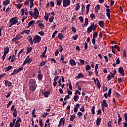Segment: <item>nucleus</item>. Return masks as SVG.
I'll return each instance as SVG.
<instances>
[{"instance_id": "nucleus-50", "label": "nucleus", "mask_w": 127, "mask_h": 127, "mask_svg": "<svg viewBox=\"0 0 127 127\" xmlns=\"http://www.w3.org/2000/svg\"><path fill=\"white\" fill-rule=\"evenodd\" d=\"M58 31H55V32H54L52 36V38H54V37H55V34H57Z\"/></svg>"}, {"instance_id": "nucleus-15", "label": "nucleus", "mask_w": 127, "mask_h": 127, "mask_svg": "<svg viewBox=\"0 0 127 127\" xmlns=\"http://www.w3.org/2000/svg\"><path fill=\"white\" fill-rule=\"evenodd\" d=\"M29 86H36V85L35 84V81H34V80L33 79H31L29 81Z\"/></svg>"}, {"instance_id": "nucleus-40", "label": "nucleus", "mask_w": 127, "mask_h": 127, "mask_svg": "<svg viewBox=\"0 0 127 127\" xmlns=\"http://www.w3.org/2000/svg\"><path fill=\"white\" fill-rule=\"evenodd\" d=\"M80 9V4H77L75 6V10L78 11Z\"/></svg>"}, {"instance_id": "nucleus-51", "label": "nucleus", "mask_w": 127, "mask_h": 127, "mask_svg": "<svg viewBox=\"0 0 127 127\" xmlns=\"http://www.w3.org/2000/svg\"><path fill=\"white\" fill-rule=\"evenodd\" d=\"M78 37H79V35L78 34H76L75 36H73L72 38L73 39H74V40H77Z\"/></svg>"}, {"instance_id": "nucleus-49", "label": "nucleus", "mask_w": 127, "mask_h": 127, "mask_svg": "<svg viewBox=\"0 0 127 127\" xmlns=\"http://www.w3.org/2000/svg\"><path fill=\"white\" fill-rule=\"evenodd\" d=\"M85 23L86 24V26L89 24V20L87 18H86L85 19Z\"/></svg>"}, {"instance_id": "nucleus-63", "label": "nucleus", "mask_w": 127, "mask_h": 127, "mask_svg": "<svg viewBox=\"0 0 127 127\" xmlns=\"http://www.w3.org/2000/svg\"><path fill=\"white\" fill-rule=\"evenodd\" d=\"M114 48H116V49H117L118 51H120V47H119V46L117 45H115Z\"/></svg>"}, {"instance_id": "nucleus-24", "label": "nucleus", "mask_w": 127, "mask_h": 127, "mask_svg": "<svg viewBox=\"0 0 127 127\" xmlns=\"http://www.w3.org/2000/svg\"><path fill=\"white\" fill-rule=\"evenodd\" d=\"M50 94V93H49V91H46L43 93V95L44 96V97H45V98H48Z\"/></svg>"}, {"instance_id": "nucleus-21", "label": "nucleus", "mask_w": 127, "mask_h": 127, "mask_svg": "<svg viewBox=\"0 0 127 127\" xmlns=\"http://www.w3.org/2000/svg\"><path fill=\"white\" fill-rule=\"evenodd\" d=\"M100 27H104L105 26V23H104V21H100L98 23Z\"/></svg>"}, {"instance_id": "nucleus-33", "label": "nucleus", "mask_w": 127, "mask_h": 127, "mask_svg": "<svg viewBox=\"0 0 127 127\" xmlns=\"http://www.w3.org/2000/svg\"><path fill=\"white\" fill-rule=\"evenodd\" d=\"M34 0H29L30 8H31L33 6V5H34V4L33 3Z\"/></svg>"}, {"instance_id": "nucleus-38", "label": "nucleus", "mask_w": 127, "mask_h": 127, "mask_svg": "<svg viewBox=\"0 0 127 127\" xmlns=\"http://www.w3.org/2000/svg\"><path fill=\"white\" fill-rule=\"evenodd\" d=\"M68 82H69V88L70 90H73V87H72V84H71V80H68Z\"/></svg>"}, {"instance_id": "nucleus-32", "label": "nucleus", "mask_w": 127, "mask_h": 127, "mask_svg": "<svg viewBox=\"0 0 127 127\" xmlns=\"http://www.w3.org/2000/svg\"><path fill=\"white\" fill-rule=\"evenodd\" d=\"M75 117H76V115L75 114L71 115V117L70 118V121L71 122H73V121H74V119H75Z\"/></svg>"}, {"instance_id": "nucleus-6", "label": "nucleus", "mask_w": 127, "mask_h": 127, "mask_svg": "<svg viewBox=\"0 0 127 127\" xmlns=\"http://www.w3.org/2000/svg\"><path fill=\"white\" fill-rule=\"evenodd\" d=\"M39 15V12L38 11L37 8L35 7L34 10L33 17L34 18H35V19H36V18L38 17Z\"/></svg>"}, {"instance_id": "nucleus-61", "label": "nucleus", "mask_w": 127, "mask_h": 127, "mask_svg": "<svg viewBox=\"0 0 127 127\" xmlns=\"http://www.w3.org/2000/svg\"><path fill=\"white\" fill-rule=\"evenodd\" d=\"M76 19H77V16H76V15H74L72 18V22H73V21H74V20H76Z\"/></svg>"}, {"instance_id": "nucleus-46", "label": "nucleus", "mask_w": 127, "mask_h": 127, "mask_svg": "<svg viewBox=\"0 0 127 127\" xmlns=\"http://www.w3.org/2000/svg\"><path fill=\"white\" fill-rule=\"evenodd\" d=\"M38 79L39 80V81H40V80L42 79V74H38Z\"/></svg>"}, {"instance_id": "nucleus-3", "label": "nucleus", "mask_w": 127, "mask_h": 127, "mask_svg": "<svg viewBox=\"0 0 127 127\" xmlns=\"http://www.w3.org/2000/svg\"><path fill=\"white\" fill-rule=\"evenodd\" d=\"M63 5L64 7H68V6L71 5V2H70V0H64L63 2Z\"/></svg>"}, {"instance_id": "nucleus-62", "label": "nucleus", "mask_w": 127, "mask_h": 127, "mask_svg": "<svg viewBox=\"0 0 127 127\" xmlns=\"http://www.w3.org/2000/svg\"><path fill=\"white\" fill-rule=\"evenodd\" d=\"M12 42H17V41H18V40H17V38L15 37V38H14L12 40Z\"/></svg>"}, {"instance_id": "nucleus-44", "label": "nucleus", "mask_w": 127, "mask_h": 127, "mask_svg": "<svg viewBox=\"0 0 127 127\" xmlns=\"http://www.w3.org/2000/svg\"><path fill=\"white\" fill-rule=\"evenodd\" d=\"M38 25L41 29H43V27H44V24H43V23H40L38 24Z\"/></svg>"}, {"instance_id": "nucleus-35", "label": "nucleus", "mask_w": 127, "mask_h": 127, "mask_svg": "<svg viewBox=\"0 0 127 127\" xmlns=\"http://www.w3.org/2000/svg\"><path fill=\"white\" fill-rule=\"evenodd\" d=\"M10 2V1L6 0L3 2V4H4V5H7L8 4H9Z\"/></svg>"}, {"instance_id": "nucleus-58", "label": "nucleus", "mask_w": 127, "mask_h": 127, "mask_svg": "<svg viewBox=\"0 0 127 127\" xmlns=\"http://www.w3.org/2000/svg\"><path fill=\"white\" fill-rule=\"evenodd\" d=\"M75 95H79L80 96L81 95V92L78 90H77L75 92Z\"/></svg>"}, {"instance_id": "nucleus-47", "label": "nucleus", "mask_w": 127, "mask_h": 127, "mask_svg": "<svg viewBox=\"0 0 127 127\" xmlns=\"http://www.w3.org/2000/svg\"><path fill=\"white\" fill-rule=\"evenodd\" d=\"M79 19L81 23H83V22H84V18H83V16L79 17Z\"/></svg>"}, {"instance_id": "nucleus-22", "label": "nucleus", "mask_w": 127, "mask_h": 127, "mask_svg": "<svg viewBox=\"0 0 127 127\" xmlns=\"http://www.w3.org/2000/svg\"><path fill=\"white\" fill-rule=\"evenodd\" d=\"M5 83L6 86H7L8 87H11V85H12L11 82L5 80Z\"/></svg>"}, {"instance_id": "nucleus-28", "label": "nucleus", "mask_w": 127, "mask_h": 127, "mask_svg": "<svg viewBox=\"0 0 127 127\" xmlns=\"http://www.w3.org/2000/svg\"><path fill=\"white\" fill-rule=\"evenodd\" d=\"M32 50V47H28L27 48V54H28V53H30V52H31Z\"/></svg>"}, {"instance_id": "nucleus-17", "label": "nucleus", "mask_w": 127, "mask_h": 127, "mask_svg": "<svg viewBox=\"0 0 127 127\" xmlns=\"http://www.w3.org/2000/svg\"><path fill=\"white\" fill-rule=\"evenodd\" d=\"M101 8V6L100 5L98 4L96 6L95 8V13H98V11H99V9Z\"/></svg>"}, {"instance_id": "nucleus-59", "label": "nucleus", "mask_w": 127, "mask_h": 127, "mask_svg": "<svg viewBox=\"0 0 127 127\" xmlns=\"http://www.w3.org/2000/svg\"><path fill=\"white\" fill-rule=\"evenodd\" d=\"M28 41H29L31 45H33V41L32 40V38H29L28 39Z\"/></svg>"}, {"instance_id": "nucleus-13", "label": "nucleus", "mask_w": 127, "mask_h": 127, "mask_svg": "<svg viewBox=\"0 0 127 127\" xmlns=\"http://www.w3.org/2000/svg\"><path fill=\"white\" fill-rule=\"evenodd\" d=\"M36 89V85H30L29 86V90L30 92H34Z\"/></svg>"}, {"instance_id": "nucleus-53", "label": "nucleus", "mask_w": 127, "mask_h": 127, "mask_svg": "<svg viewBox=\"0 0 127 127\" xmlns=\"http://www.w3.org/2000/svg\"><path fill=\"white\" fill-rule=\"evenodd\" d=\"M107 124L108 127H113V126H112V122L111 121H108Z\"/></svg>"}, {"instance_id": "nucleus-30", "label": "nucleus", "mask_w": 127, "mask_h": 127, "mask_svg": "<svg viewBox=\"0 0 127 127\" xmlns=\"http://www.w3.org/2000/svg\"><path fill=\"white\" fill-rule=\"evenodd\" d=\"M58 38H59L60 40H62V39L63 38V34L62 33H60L58 35Z\"/></svg>"}, {"instance_id": "nucleus-27", "label": "nucleus", "mask_w": 127, "mask_h": 127, "mask_svg": "<svg viewBox=\"0 0 127 127\" xmlns=\"http://www.w3.org/2000/svg\"><path fill=\"white\" fill-rule=\"evenodd\" d=\"M100 123H101V118L99 117L97 119V120H96L97 126H99V125H100Z\"/></svg>"}, {"instance_id": "nucleus-5", "label": "nucleus", "mask_w": 127, "mask_h": 127, "mask_svg": "<svg viewBox=\"0 0 127 127\" xmlns=\"http://www.w3.org/2000/svg\"><path fill=\"white\" fill-rule=\"evenodd\" d=\"M41 41V37L38 35H36L33 38L34 43H39V42Z\"/></svg>"}, {"instance_id": "nucleus-10", "label": "nucleus", "mask_w": 127, "mask_h": 127, "mask_svg": "<svg viewBox=\"0 0 127 127\" xmlns=\"http://www.w3.org/2000/svg\"><path fill=\"white\" fill-rule=\"evenodd\" d=\"M69 63L71 66H76V65H77V63L74 59H70L69 60Z\"/></svg>"}, {"instance_id": "nucleus-18", "label": "nucleus", "mask_w": 127, "mask_h": 127, "mask_svg": "<svg viewBox=\"0 0 127 127\" xmlns=\"http://www.w3.org/2000/svg\"><path fill=\"white\" fill-rule=\"evenodd\" d=\"M24 33H25L28 35L29 33H30V30H24L21 33V34H24Z\"/></svg>"}, {"instance_id": "nucleus-42", "label": "nucleus", "mask_w": 127, "mask_h": 127, "mask_svg": "<svg viewBox=\"0 0 127 127\" xmlns=\"http://www.w3.org/2000/svg\"><path fill=\"white\" fill-rule=\"evenodd\" d=\"M44 65H45V61H42L40 64L39 66L40 67H42V66H44Z\"/></svg>"}, {"instance_id": "nucleus-39", "label": "nucleus", "mask_w": 127, "mask_h": 127, "mask_svg": "<svg viewBox=\"0 0 127 127\" xmlns=\"http://www.w3.org/2000/svg\"><path fill=\"white\" fill-rule=\"evenodd\" d=\"M39 125L41 127H43V123L42 122V120L41 119H39Z\"/></svg>"}, {"instance_id": "nucleus-64", "label": "nucleus", "mask_w": 127, "mask_h": 127, "mask_svg": "<svg viewBox=\"0 0 127 127\" xmlns=\"http://www.w3.org/2000/svg\"><path fill=\"white\" fill-rule=\"evenodd\" d=\"M64 59H65V56L62 55L61 56L60 60H62V61H64Z\"/></svg>"}, {"instance_id": "nucleus-8", "label": "nucleus", "mask_w": 127, "mask_h": 127, "mask_svg": "<svg viewBox=\"0 0 127 127\" xmlns=\"http://www.w3.org/2000/svg\"><path fill=\"white\" fill-rule=\"evenodd\" d=\"M118 72L121 76H125L124 68L123 67H120L118 68Z\"/></svg>"}, {"instance_id": "nucleus-48", "label": "nucleus", "mask_w": 127, "mask_h": 127, "mask_svg": "<svg viewBox=\"0 0 127 127\" xmlns=\"http://www.w3.org/2000/svg\"><path fill=\"white\" fill-rule=\"evenodd\" d=\"M78 98H79V96L78 95L74 96L73 99L75 101V102H77L78 101Z\"/></svg>"}, {"instance_id": "nucleus-41", "label": "nucleus", "mask_w": 127, "mask_h": 127, "mask_svg": "<svg viewBox=\"0 0 127 127\" xmlns=\"http://www.w3.org/2000/svg\"><path fill=\"white\" fill-rule=\"evenodd\" d=\"M76 78H79V79H80V78H84V75H83V73H80L78 74V77H76Z\"/></svg>"}, {"instance_id": "nucleus-54", "label": "nucleus", "mask_w": 127, "mask_h": 127, "mask_svg": "<svg viewBox=\"0 0 127 127\" xmlns=\"http://www.w3.org/2000/svg\"><path fill=\"white\" fill-rule=\"evenodd\" d=\"M98 36V33L97 32H95L93 33V38H96Z\"/></svg>"}, {"instance_id": "nucleus-45", "label": "nucleus", "mask_w": 127, "mask_h": 127, "mask_svg": "<svg viewBox=\"0 0 127 127\" xmlns=\"http://www.w3.org/2000/svg\"><path fill=\"white\" fill-rule=\"evenodd\" d=\"M12 69V66H9V67H7L6 68V70H5V71L6 72H8V71H10V70H11Z\"/></svg>"}, {"instance_id": "nucleus-37", "label": "nucleus", "mask_w": 127, "mask_h": 127, "mask_svg": "<svg viewBox=\"0 0 127 127\" xmlns=\"http://www.w3.org/2000/svg\"><path fill=\"white\" fill-rule=\"evenodd\" d=\"M18 73V71L17 70V69H15L13 73H11L12 76H14V75H15V74H17Z\"/></svg>"}, {"instance_id": "nucleus-2", "label": "nucleus", "mask_w": 127, "mask_h": 127, "mask_svg": "<svg viewBox=\"0 0 127 127\" xmlns=\"http://www.w3.org/2000/svg\"><path fill=\"white\" fill-rule=\"evenodd\" d=\"M18 18L17 17H15L12 18L9 20V27H11L12 25H14V24H16L17 22H18Z\"/></svg>"}, {"instance_id": "nucleus-55", "label": "nucleus", "mask_w": 127, "mask_h": 127, "mask_svg": "<svg viewBox=\"0 0 127 127\" xmlns=\"http://www.w3.org/2000/svg\"><path fill=\"white\" fill-rule=\"evenodd\" d=\"M91 69V66H90L89 65H87L86 66V71H89V70Z\"/></svg>"}, {"instance_id": "nucleus-11", "label": "nucleus", "mask_w": 127, "mask_h": 127, "mask_svg": "<svg viewBox=\"0 0 127 127\" xmlns=\"http://www.w3.org/2000/svg\"><path fill=\"white\" fill-rule=\"evenodd\" d=\"M20 122H21V118L18 119L15 124V127H20Z\"/></svg>"}, {"instance_id": "nucleus-12", "label": "nucleus", "mask_w": 127, "mask_h": 127, "mask_svg": "<svg viewBox=\"0 0 127 127\" xmlns=\"http://www.w3.org/2000/svg\"><path fill=\"white\" fill-rule=\"evenodd\" d=\"M61 123H63V126L64 127V125H65V119L64 118H61L60 120V122L58 125V127H60L61 126Z\"/></svg>"}, {"instance_id": "nucleus-57", "label": "nucleus", "mask_w": 127, "mask_h": 127, "mask_svg": "<svg viewBox=\"0 0 127 127\" xmlns=\"http://www.w3.org/2000/svg\"><path fill=\"white\" fill-rule=\"evenodd\" d=\"M54 19V17L51 16V17L49 19V22H53Z\"/></svg>"}, {"instance_id": "nucleus-34", "label": "nucleus", "mask_w": 127, "mask_h": 127, "mask_svg": "<svg viewBox=\"0 0 127 127\" xmlns=\"http://www.w3.org/2000/svg\"><path fill=\"white\" fill-rule=\"evenodd\" d=\"M58 50L60 52H62L63 50V48H62V46L61 45L58 46Z\"/></svg>"}, {"instance_id": "nucleus-16", "label": "nucleus", "mask_w": 127, "mask_h": 127, "mask_svg": "<svg viewBox=\"0 0 127 127\" xmlns=\"http://www.w3.org/2000/svg\"><path fill=\"white\" fill-rule=\"evenodd\" d=\"M9 52V47L7 46L4 49V53L7 54Z\"/></svg>"}, {"instance_id": "nucleus-43", "label": "nucleus", "mask_w": 127, "mask_h": 127, "mask_svg": "<svg viewBox=\"0 0 127 127\" xmlns=\"http://www.w3.org/2000/svg\"><path fill=\"white\" fill-rule=\"evenodd\" d=\"M32 116L34 117V118H36V115H35V109H34L32 112Z\"/></svg>"}, {"instance_id": "nucleus-20", "label": "nucleus", "mask_w": 127, "mask_h": 127, "mask_svg": "<svg viewBox=\"0 0 127 127\" xmlns=\"http://www.w3.org/2000/svg\"><path fill=\"white\" fill-rule=\"evenodd\" d=\"M79 107H80V104L77 103L76 105V106L74 107V111L75 113H76V112H78V109H79Z\"/></svg>"}, {"instance_id": "nucleus-25", "label": "nucleus", "mask_w": 127, "mask_h": 127, "mask_svg": "<svg viewBox=\"0 0 127 127\" xmlns=\"http://www.w3.org/2000/svg\"><path fill=\"white\" fill-rule=\"evenodd\" d=\"M15 60H16L15 55H13V56H11V62H14Z\"/></svg>"}, {"instance_id": "nucleus-19", "label": "nucleus", "mask_w": 127, "mask_h": 127, "mask_svg": "<svg viewBox=\"0 0 127 127\" xmlns=\"http://www.w3.org/2000/svg\"><path fill=\"white\" fill-rule=\"evenodd\" d=\"M34 23H35V21L34 20H32L30 21L29 23H28V25L27 27V28H29V27H30L31 25H33V24H34Z\"/></svg>"}, {"instance_id": "nucleus-23", "label": "nucleus", "mask_w": 127, "mask_h": 127, "mask_svg": "<svg viewBox=\"0 0 127 127\" xmlns=\"http://www.w3.org/2000/svg\"><path fill=\"white\" fill-rule=\"evenodd\" d=\"M96 82H97V88L98 89H100L101 88V83H100V81H99V79L98 78H96Z\"/></svg>"}, {"instance_id": "nucleus-9", "label": "nucleus", "mask_w": 127, "mask_h": 127, "mask_svg": "<svg viewBox=\"0 0 127 127\" xmlns=\"http://www.w3.org/2000/svg\"><path fill=\"white\" fill-rule=\"evenodd\" d=\"M102 107L103 111H104V107L108 108V103H107V102H106V100H103L102 102Z\"/></svg>"}, {"instance_id": "nucleus-36", "label": "nucleus", "mask_w": 127, "mask_h": 127, "mask_svg": "<svg viewBox=\"0 0 127 127\" xmlns=\"http://www.w3.org/2000/svg\"><path fill=\"white\" fill-rule=\"evenodd\" d=\"M90 4H88L87 6H86V11H87V13L86 14H88V13H89V10H90Z\"/></svg>"}, {"instance_id": "nucleus-52", "label": "nucleus", "mask_w": 127, "mask_h": 127, "mask_svg": "<svg viewBox=\"0 0 127 127\" xmlns=\"http://www.w3.org/2000/svg\"><path fill=\"white\" fill-rule=\"evenodd\" d=\"M92 115H95V106H93L91 109Z\"/></svg>"}, {"instance_id": "nucleus-7", "label": "nucleus", "mask_w": 127, "mask_h": 127, "mask_svg": "<svg viewBox=\"0 0 127 127\" xmlns=\"http://www.w3.org/2000/svg\"><path fill=\"white\" fill-rule=\"evenodd\" d=\"M15 107V106L14 105L12 106L11 108V111H12V112H13V115L14 117H16L17 116V110H16V108H14Z\"/></svg>"}, {"instance_id": "nucleus-56", "label": "nucleus", "mask_w": 127, "mask_h": 127, "mask_svg": "<svg viewBox=\"0 0 127 127\" xmlns=\"http://www.w3.org/2000/svg\"><path fill=\"white\" fill-rule=\"evenodd\" d=\"M118 83H123L124 82V79H122L121 78H118Z\"/></svg>"}, {"instance_id": "nucleus-26", "label": "nucleus", "mask_w": 127, "mask_h": 127, "mask_svg": "<svg viewBox=\"0 0 127 127\" xmlns=\"http://www.w3.org/2000/svg\"><path fill=\"white\" fill-rule=\"evenodd\" d=\"M15 121H16V119H13V123L11 122L10 124V127H14V124L15 123Z\"/></svg>"}, {"instance_id": "nucleus-31", "label": "nucleus", "mask_w": 127, "mask_h": 127, "mask_svg": "<svg viewBox=\"0 0 127 127\" xmlns=\"http://www.w3.org/2000/svg\"><path fill=\"white\" fill-rule=\"evenodd\" d=\"M63 0H57V5H59V6H60L61 5V2H62Z\"/></svg>"}, {"instance_id": "nucleus-1", "label": "nucleus", "mask_w": 127, "mask_h": 127, "mask_svg": "<svg viewBox=\"0 0 127 127\" xmlns=\"http://www.w3.org/2000/svg\"><path fill=\"white\" fill-rule=\"evenodd\" d=\"M97 29V25H95V23H92L91 25L87 28V33H91L92 31H95Z\"/></svg>"}, {"instance_id": "nucleus-60", "label": "nucleus", "mask_w": 127, "mask_h": 127, "mask_svg": "<svg viewBox=\"0 0 127 127\" xmlns=\"http://www.w3.org/2000/svg\"><path fill=\"white\" fill-rule=\"evenodd\" d=\"M71 29H72V31H73V32H74L75 33V32H76L77 31V30H76V28H75V27L73 26L72 28H71Z\"/></svg>"}, {"instance_id": "nucleus-4", "label": "nucleus", "mask_w": 127, "mask_h": 127, "mask_svg": "<svg viewBox=\"0 0 127 127\" xmlns=\"http://www.w3.org/2000/svg\"><path fill=\"white\" fill-rule=\"evenodd\" d=\"M105 7H106V15L108 16L109 19H111V10H110V6H108L107 4L105 5Z\"/></svg>"}, {"instance_id": "nucleus-29", "label": "nucleus", "mask_w": 127, "mask_h": 127, "mask_svg": "<svg viewBox=\"0 0 127 127\" xmlns=\"http://www.w3.org/2000/svg\"><path fill=\"white\" fill-rule=\"evenodd\" d=\"M23 36L20 34H18L16 36V38L18 40H20V39H21L22 38Z\"/></svg>"}, {"instance_id": "nucleus-14", "label": "nucleus", "mask_w": 127, "mask_h": 127, "mask_svg": "<svg viewBox=\"0 0 127 127\" xmlns=\"http://www.w3.org/2000/svg\"><path fill=\"white\" fill-rule=\"evenodd\" d=\"M31 62V59L30 58H27L24 61V65H25V64H29Z\"/></svg>"}]
</instances>
